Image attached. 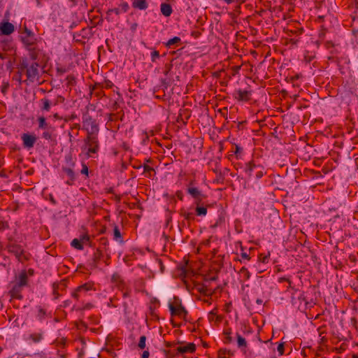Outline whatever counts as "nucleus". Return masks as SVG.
Returning a JSON list of instances; mask_svg holds the SVG:
<instances>
[{
    "label": "nucleus",
    "mask_w": 358,
    "mask_h": 358,
    "mask_svg": "<svg viewBox=\"0 0 358 358\" xmlns=\"http://www.w3.org/2000/svg\"><path fill=\"white\" fill-rule=\"evenodd\" d=\"M8 252L13 254L19 262H24L29 259L28 254L17 245H10Z\"/></svg>",
    "instance_id": "4"
},
{
    "label": "nucleus",
    "mask_w": 358,
    "mask_h": 358,
    "mask_svg": "<svg viewBox=\"0 0 358 358\" xmlns=\"http://www.w3.org/2000/svg\"><path fill=\"white\" fill-rule=\"evenodd\" d=\"M258 166L259 165L255 164L253 162H250L245 164L244 171L248 177H251L252 176V172L257 169Z\"/></svg>",
    "instance_id": "15"
},
{
    "label": "nucleus",
    "mask_w": 358,
    "mask_h": 358,
    "mask_svg": "<svg viewBox=\"0 0 358 358\" xmlns=\"http://www.w3.org/2000/svg\"><path fill=\"white\" fill-rule=\"evenodd\" d=\"M257 303L258 304H262V299H257Z\"/></svg>",
    "instance_id": "48"
},
{
    "label": "nucleus",
    "mask_w": 358,
    "mask_h": 358,
    "mask_svg": "<svg viewBox=\"0 0 358 358\" xmlns=\"http://www.w3.org/2000/svg\"><path fill=\"white\" fill-rule=\"evenodd\" d=\"M119 276L117 275H113V280H117V278H118Z\"/></svg>",
    "instance_id": "47"
},
{
    "label": "nucleus",
    "mask_w": 358,
    "mask_h": 358,
    "mask_svg": "<svg viewBox=\"0 0 358 358\" xmlns=\"http://www.w3.org/2000/svg\"><path fill=\"white\" fill-rule=\"evenodd\" d=\"M45 314V312L43 310V309L39 310V315L40 317H42Z\"/></svg>",
    "instance_id": "46"
},
{
    "label": "nucleus",
    "mask_w": 358,
    "mask_h": 358,
    "mask_svg": "<svg viewBox=\"0 0 358 358\" xmlns=\"http://www.w3.org/2000/svg\"><path fill=\"white\" fill-rule=\"evenodd\" d=\"M180 214L185 220L188 221L192 220L194 219V215L191 212L182 210Z\"/></svg>",
    "instance_id": "24"
},
{
    "label": "nucleus",
    "mask_w": 358,
    "mask_h": 358,
    "mask_svg": "<svg viewBox=\"0 0 358 358\" xmlns=\"http://www.w3.org/2000/svg\"><path fill=\"white\" fill-rule=\"evenodd\" d=\"M81 173L85 174L86 176L88 175V168L86 164H83V169L81 170Z\"/></svg>",
    "instance_id": "39"
},
{
    "label": "nucleus",
    "mask_w": 358,
    "mask_h": 358,
    "mask_svg": "<svg viewBox=\"0 0 358 358\" xmlns=\"http://www.w3.org/2000/svg\"><path fill=\"white\" fill-rule=\"evenodd\" d=\"M224 3H226L227 4H231L234 2H238L239 0H222Z\"/></svg>",
    "instance_id": "43"
},
{
    "label": "nucleus",
    "mask_w": 358,
    "mask_h": 358,
    "mask_svg": "<svg viewBox=\"0 0 358 358\" xmlns=\"http://www.w3.org/2000/svg\"><path fill=\"white\" fill-rule=\"evenodd\" d=\"M149 352L148 351H144L142 354L141 358H149Z\"/></svg>",
    "instance_id": "44"
},
{
    "label": "nucleus",
    "mask_w": 358,
    "mask_h": 358,
    "mask_svg": "<svg viewBox=\"0 0 358 358\" xmlns=\"http://www.w3.org/2000/svg\"><path fill=\"white\" fill-rule=\"evenodd\" d=\"M35 41H36L35 38H28V37L22 38L23 43L27 45H33Z\"/></svg>",
    "instance_id": "28"
},
{
    "label": "nucleus",
    "mask_w": 358,
    "mask_h": 358,
    "mask_svg": "<svg viewBox=\"0 0 358 358\" xmlns=\"http://www.w3.org/2000/svg\"><path fill=\"white\" fill-rule=\"evenodd\" d=\"M43 331L33 332L24 336V339L29 343H38L43 339Z\"/></svg>",
    "instance_id": "6"
},
{
    "label": "nucleus",
    "mask_w": 358,
    "mask_h": 358,
    "mask_svg": "<svg viewBox=\"0 0 358 358\" xmlns=\"http://www.w3.org/2000/svg\"><path fill=\"white\" fill-rule=\"evenodd\" d=\"M144 171L150 173V172L153 171V169L148 165H145V166H144Z\"/></svg>",
    "instance_id": "42"
},
{
    "label": "nucleus",
    "mask_w": 358,
    "mask_h": 358,
    "mask_svg": "<svg viewBox=\"0 0 358 358\" xmlns=\"http://www.w3.org/2000/svg\"><path fill=\"white\" fill-rule=\"evenodd\" d=\"M169 309L172 315L184 317L186 315V310L180 304H170Z\"/></svg>",
    "instance_id": "8"
},
{
    "label": "nucleus",
    "mask_w": 358,
    "mask_h": 358,
    "mask_svg": "<svg viewBox=\"0 0 358 358\" xmlns=\"http://www.w3.org/2000/svg\"><path fill=\"white\" fill-rule=\"evenodd\" d=\"M187 192L194 199V203L196 206L200 205L202 199L205 198V196L197 187L189 185L187 189Z\"/></svg>",
    "instance_id": "5"
},
{
    "label": "nucleus",
    "mask_w": 358,
    "mask_h": 358,
    "mask_svg": "<svg viewBox=\"0 0 358 358\" xmlns=\"http://www.w3.org/2000/svg\"><path fill=\"white\" fill-rule=\"evenodd\" d=\"M21 138L22 140L24 147L29 149L34 147L37 139L34 134H23Z\"/></svg>",
    "instance_id": "7"
},
{
    "label": "nucleus",
    "mask_w": 358,
    "mask_h": 358,
    "mask_svg": "<svg viewBox=\"0 0 358 358\" xmlns=\"http://www.w3.org/2000/svg\"><path fill=\"white\" fill-rule=\"evenodd\" d=\"M215 313L214 312V310H212L210 313V315L213 316V315H215Z\"/></svg>",
    "instance_id": "50"
},
{
    "label": "nucleus",
    "mask_w": 358,
    "mask_h": 358,
    "mask_svg": "<svg viewBox=\"0 0 358 358\" xmlns=\"http://www.w3.org/2000/svg\"><path fill=\"white\" fill-rule=\"evenodd\" d=\"M196 346L193 343H189L184 346H178L176 348L178 352L184 354V353H192L195 351Z\"/></svg>",
    "instance_id": "13"
},
{
    "label": "nucleus",
    "mask_w": 358,
    "mask_h": 358,
    "mask_svg": "<svg viewBox=\"0 0 358 358\" xmlns=\"http://www.w3.org/2000/svg\"><path fill=\"white\" fill-rule=\"evenodd\" d=\"M63 171L69 178V180L66 181V184L69 185H73V181L75 180V174L73 171L69 168H64Z\"/></svg>",
    "instance_id": "17"
},
{
    "label": "nucleus",
    "mask_w": 358,
    "mask_h": 358,
    "mask_svg": "<svg viewBox=\"0 0 358 358\" xmlns=\"http://www.w3.org/2000/svg\"><path fill=\"white\" fill-rule=\"evenodd\" d=\"M54 117H55V118H56V119H59V115H58V114H57V113H55V114L54 115Z\"/></svg>",
    "instance_id": "49"
},
{
    "label": "nucleus",
    "mask_w": 358,
    "mask_h": 358,
    "mask_svg": "<svg viewBox=\"0 0 358 358\" xmlns=\"http://www.w3.org/2000/svg\"><path fill=\"white\" fill-rule=\"evenodd\" d=\"M269 254L268 255H264L262 254L259 255V259L262 263H266L268 260Z\"/></svg>",
    "instance_id": "35"
},
{
    "label": "nucleus",
    "mask_w": 358,
    "mask_h": 358,
    "mask_svg": "<svg viewBox=\"0 0 358 358\" xmlns=\"http://www.w3.org/2000/svg\"><path fill=\"white\" fill-rule=\"evenodd\" d=\"M71 246L77 250H83L84 248L83 244L80 242L79 238H74L71 243Z\"/></svg>",
    "instance_id": "22"
},
{
    "label": "nucleus",
    "mask_w": 358,
    "mask_h": 358,
    "mask_svg": "<svg viewBox=\"0 0 358 358\" xmlns=\"http://www.w3.org/2000/svg\"><path fill=\"white\" fill-rule=\"evenodd\" d=\"M195 211L198 216L204 217L207 214V208L203 206H200L199 205L196 206Z\"/></svg>",
    "instance_id": "21"
},
{
    "label": "nucleus",
    "mask_w": 358,
    "mask_h": 358,
    "mask_svg": "<svg viewBox=\"0 0 358 358\" xmlns=\"http://www.w3.org/2000/svg\"><path fill=\"white\" fill-rule=\"evenodd\" d=\"M239 275L240 277L244 280H248L250 277V273L245 267L241 268V269L239 271Z\"/></svg>",
    "instance_id": "20"
},
{
    "label": "nucleus",
    "mask_w": 358,
    "mask_h": 358,
    "mask_svg": "<svg viewBox=\"0 0 358 358\" xmlns=\"http://www.w3.org/2000/svg\"><path fill=\"white\" fill-rule=\"evenodd\" d=\"M14 30L15 27L10 22H4L0 24L1 35H10L14 31Z\"/></svg>",
    "instance_id": "10"
},
{
    "label": "nucleus",
    "mask_w": 358,
    "mask_h": 358,
    "mask_svg": "<svg viewBox=\"0 0 358 358\" xmlns=\"http://www.w3.org/2000/svg\"><path fill=\"white\" fill-rule=\"evenodd\" d=\"M145 341H146L145 336H141L140 337V340H139V343H138V347L141 349H144L145 348Z\"/></svg>",
    "instance_id": "31"
},
{
    "label": "nucleus",
    "mask_w": 358,
    "mask_h": 358,
    "mask_svg": "<svg viewBox=\"0 0 358 358\" xmlns=\"http://www.w3.org/2000/svg\"><path fill=\"white\" fill-rule=\"evenodd\" d=\"M119 8H120L122 13H126L128 11L129 6L127 2H123L120 4Z\"/></svg>",
    "instance_id": "30"
},
{
    "label": "nucleus",
    "mask_w": 358,
    "mask_h": 358,
    "mask_svg": "<svg viewBox=\"0 0 358 358\" xmlns=\"http://www.w3.org/2000/svg\"><path fill=\"white\" fill-rule=\"evenodd\" d=\"M160 10L162 15L166 17L170 16L173 12L171 5L166 3H163L161 4Z\"/></svg>",
    "instance_id": "16"
},
{
    "label": "nucleus",
    "mask_w": 358,
    "mask_h": 358,
    "mask_svg": "<svg viewBox=\"0 0 358 358\" xmlns=\"http://www.w3.org/2000/svg\"><path fill=\"white\" fill-rule=\"evenodd\" d=\"M251 93L248 90H238L234 92V96L238 101H247L250 99Z\"/></svg>",
    "instance_id": "11"
},
{
    "label": "nucleus",
    "mask_w": 358,
    "mask_h": 358,
    "mask_svg": "<svg viewBox=\"0 0 358 358\" xmlns=\"http://www.w3.org/2000/svg\"><path fill=\"white\" fill-rule=\"evenodd\" d=\"M92 288V285L85 284L82 286L78 287L77 289L72 294V296L76 299H78L82 294L86 293L88 290H90Z\"/></svg>",
    "instance_id": "12"
},
{
    "label": "nucleus",
    "mask_w": 358,
    "mask_h": 358,
    "mask_svg": "<svg viewBox=\"0 0 358 358\" xmlns=\"http://www.w3.org/2000/svg\"><path fill=\"white\" fill-rule=\"evenodd\" d=\"M24 34H26V36L24 37L34 38V35L33 32L31 31H30L29 29H28L27 28L24 29Z\"/></svg>",
    "instance_id": "37"
},
{
    "label": "nucleus",
    "mask_w": 358,
    "mask_h": 358,
    "mask_svg": "<svg viewBox=\"0 0 358 358\" xmlns=\"http://www.w3.org/2000/svg\"><path fill=\"white\" fill-rule=\"evenodd\" d=\"M255 171H256V175H255L256 178L258 179L261 178L264 173V168L262 166L259 165L257 169H256Z\"/></svg>",
    "instance_id": "29"
},
{
    "label": "nucleus",
    "mask_w": 358,
    "mask_h": 358,
    "mask_svg": "<svg viewBox=\"0 0 358 358\" xmlns=\"http://www.w3.org/2000/svg\"><path fill=\"white\" fill-rule=\"evenodd\" d=\"M43 137L45 139L50 140L52 138V135H51V134L49 131H44L43 133Z\"/></svg>",
    "instance_id": "38"
},
{
    "label": "nucleus",
    "mask_w": 358,
    "mask_h": 358,
    "mask_svg": "<svg viewBox=\"0 0 358 358\" xmlns=\"http://www.w3.org/2000/svg\"><path fill=\"white\" fill-rule=\"evenodd\" d=\"M180 41V38L178 36H175L173 38L169 39L166 43V46L169 48L172 47L175 44L179 43Z\"/></svg>",
    "instance_id": "25"
},
{
    "label": "nucleus",
    "mask_w": 358,
    "mask_h": 358,
    "mask_svg": "<svg viewBox=\"0 0 358 358\" xmlns=\"http://www.w3.org/2000/svg\"><path fill=\"white\" fill-rule=\"evenodd\" d=\"M42 106L41 110L44 111H49L50 110V102L48 99H43L41 100Z\"/></svg>",
    "instance_id": "23"
},
{
    "label": "nucleus",
    "mask_w": 358,
    "mask_h": 358,
    "mask_svg": "<svg viewBox=\"0 0 358 358\" xmlns=\"http://www.w3.org/2000/svg\"><path fill=\"white\" fill-rule=\"evenodd\" d=\"M78 238L83 245H86L90 243V236L87 234H83Z\"/></svg>",
    "instance_id": "26"
},
{
    "label": "nucleus",
    "mask_w": 358,
    "mask_h": 358,
    "mask_svg": "<svg viewBox=\"0 0 358 358\" xmlns=\"http://www.w3.org/2000/svg\"><path fill=\"white\" fill-rule=\"evenodd\" d=\"M278 351L279 352L280 355H282L284 353V344L280 343L278 345Z\"/></svg>",
    "instance_id": "40"
},
{
    "label": "nucleus",
    "mask_w": 358,
    "mask_h": 358,
    "mask_svg": "<svg viewBox=\"0 0 358 358\" xmlns=\"http://www.w3.org/2000/svg\"><path fill=\"white\" fill-rule=\"evenodd\" d=\"M241 257H242V258H243L245 259H247V260L250 259V257H249V255L246 252H242L241 253Z\"/></svg>",
    "instance_id": "45"
},
{
    "label": "nucleus",
    "mask_w": 358,
    "mask_h": 358,
    "mask_svg": "<svg viewBox=\"0 0 358 358\" xmlns=\"http://www.w3.org/2000/svg\"><path fill=\"white\" fill-rule=\"evenodd\" d=\"M39 128H44L46 126L45 118L44 117H39L38 118Z\"/></svg>",
    "instance_id": "32"
},
{
    "label": "nucleus",
    "mask_w": 358,
    "mask_h": 358,
    "mask_svg": "<svg viewBox=\"0 0 358 358\" xmlns=\"http://www.w3.org/2000/svg\"><path fill=\"white\" fill-rule=\"evenodd\" d=\"M99 150V141L98 136H87L84 140V145L81 148L80 156L83 155L85 159L94 157Z\"/></svg>",
    "instance_id": "1"
},
{
    "label": "nucleus",
    "mask_w": 358,
    "mask_h": 358,
    "mask_svg": "<svg viewBox=\"0 0 358 358\" xmlns=\"http://www.w3.org/2000/svg\"><path fill=\"white\" fill-rule=\"evenodd\" d=\"M159 57V53L158 51L155 50V51L152 52L151 60L152 62H155L156 61V59H158Z\"/></svg>",
    "instance_id": "34"
},
{
    "label": "nucleus",
    "mask_w": 358,
    "mask_h": 358,
    "mask_svg": "<svg viewBox=\"0 0 358 358\" xmlns=\"http://www.w3.org/2000/svg\"><path fill=\"white\" fill-rule=\"evenodd\" d=\"M22 287L20 285H18L17 284L14 285L12 289L10 290V294L12 298L22 299L21 295V291H22Z\"/></svg>",
    "instance_id": "14"
},
{
    "label": "nucleus",
    "mask_w": 358,
    "mask_h": 358,
    "mask_svg": "<svg viewBox=\"0 0 358 358\" xmlns=\"http://www.w3.org/2000/svg\"><path fill=\"white\" fill-rule=\"evenodd\" d=\"M38 64L35 62H30L27 58L22 59L20 62V69H26L27 78L30 82L38 80L39 69Z\"/></svg>",
    "instance_id": "2"
},
{
    "label": "nucleus",
    "mask_w": 358,
    "mask_h": 358,
    "mask_svg": "<svg viewBox=\"0 0 358 358\" xmlns=\"http://www.w3.org/2000/svg\"><path fill=\"white\" fill-rule=\"evenodd\" d=\"M243 332L244 334H250L252 332L251 329L250 327H247L245 325L243 327Z\"/></svg>",
    "instance_id": "41"
},
{
    "label": "nucleus",
    "mask_w": 358,
    "mask_h": 358,
    "mask_svg": "<svg viewBox=\"0 0 358 358\" xmlns=\"http://www.w3.org/2000/svg\"><path fill=\"white\" fill-rule=\"evenodd\" d=\"M114 237H115V239H116V240L121 238V234L117 227H115L114 229Z\"/></svg>",
    "instance_id": "36"
},
{
    "label": "nucleus",
    "mask_w": 358,
    "mask_h": 358,
    "mask_svg": "<svg viewBox=\"0 0 358 358\" xmlns=\"http://www.w3.org/2000/svg\"><path fill=\"white\" fill-rule=\"evenodd\" d=\"M83 129L87 131V136H98L99 131L96 120L88 115H85L83 117Z\"/></svg>",
    "instance_id": "3"
},
{
    "label": "nucleus",
    "mask_w": 358,
    "mask_h": 358,
    "mask_svg": "<svg viewBox=\"0 0 358 358\" xmlns=\"http://www.w3.org/2000/svg\"><path fill=\"white\" fill-rule=\"evenodd\" d=\"M134 8L139 10H145L148 8L146 0H134L132 3Z\"/></svg>",
    "instance_id": "18"
},
{
    "label": "nucleus",
    "mask_w": 358,
    "mask_h": 358,
    "mask_svg": "<svg viewBox=\"0 0 358 358\" xmlns=\"http://www.w3.org/2000/svg\"><path fill=\"white\" fill-rule=\"evenodd\" d=\"M2 248V245H1V243H0V250Z\"/></svg>",
    "instance_id": "52"
},
{
    "label": "nucleus",
    "mask_w": 358,
    "mask_h": 358,
    "mask_svg": "<svg viewBox=\"0 0 358 358\" xmlns=\"http://www.w3.org/2000/svg\"><path fill=\"white\" fill-rule=\"evenodd\" d=\"M237 347L244 353L246 352L248 348V342L245 337L239 332L236 334Z\"/></svg>",
    "instance_id": "9"
},
{
    "label": "nucleus",
    "mask_w": 358,
    "mask_h": 358,
    "mask_svg": "<svg viewBox=\"0 0 358 358\" xmlns=\"http://www.w3.org/2000/svg\"><path fill=\"white\" fill-rule=\"evenodd\" d=\"M27 274L24 271V272H22L20 275H19V277H18V282L16 283L17 285H20L22 287H24V285H26L27 284Z\"/></svg>",
    "instance_id": "19"
},
{
    "label": "nucleus",
    "mask_w": 358,
    "mask_h": 358,
    "mask_svg": "<svg viewBox=\"0 0 358 358\" xmlns=\"http://www.w3.org/2000/svg\"><path fill=\"white\" fill-rule=\"evenodd\" d=\"M120 13L122 12L120 8L109 9L106 13V18H109L112 13H115V15H118Z\"/></svg>",
    "instance_id": "27"
},
{
    "label": "nucleus",
    "mask_w": 358,
    "mask_h": 358,
    "mask_svg": "<svg viewBox=\"0 0 358 358\" xmlns=\"http://www.w3.org/2000/svg\"><path fill=\"white\" fill-rule=\"evenodd\" d=\"M8 227V224L6 221L3 219H0V231H3L4 229Z\"/></svg>",
    "instance_id": "33"
},
{
    "label": "nucleus",
    "mask_w": 358,
    "mask_h": 358,
    "mask_svg": "<svg viewBox=\"0 0 358 358\" xmlns=\"http://www.w3.org/2000/svg\"><path fill=\"white\" fill-rule=\"evenodd\" d=\"M352 358H358V355H352Z\"/></svg>",
    "instance_id": "51"
}]
</instances>
